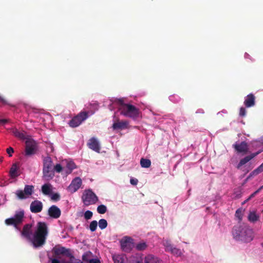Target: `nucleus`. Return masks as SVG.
<instances>
[{"instance_id": "1", "label": "nucleus", "mask_w": 263, "mask_h": 263, "mask_svg": "<svg viewBox=\"0 0 263 263\" xmlns=\"http://www.w3.org/2000/svg\"><path fill=\"white\" fill-rule=\"evenodd\" d=\"M24 210L20 209L15 211L13 216L5 220L7 225L13 226L15 229L20 232L22 236L25 237L30 241L33 247L37 248L44 245L46 242L49 233V229L45 222L39 221L37 223L33 232H32V224L28 223L25 224L22 231L19 226L24 219Z\"/></svg>"}, {"instance_id": "2", "label": "nucleus", "mask_w": 263, "mask_h": 263, "mask_svg": "<svg viewBox=\"0 0 263 263\" xmlns=\"http://www.w3.org/2000/svg\"><path fill=\"white\" fill-rule=\"evenodd\" d=\"M110 103L108 107L110 110L114 109L113 106L114 105H119L121 106L120 108L121 110L120 114L125 117L136 119L139 115V109L134 105L130 104H126L124 102L123 98H112L110 100Z\"/></svg>"}, {"instance_id": "3", "label": "nucleus", "mask_w": 263, "mask_h": 263, "mask_svg": "<svg viewBox=\"0 0 263 263\" xmlns=\"http://www.w3.org/2000/svg\"><path fill=\"white\" fill-rule=\"evenodd\" d=\"M232 234L235 240L245 242H249L254 238L253 230L248 226L244 224L234 226Z\"/></svg>"}, {"instance_id": "4", "label": "nucleus", "mask_w": 263, "mask_h": 263, "mask_svg": "<svg viewBox=\"0 0 263 263\" xmlns=\"http://www.w3.org/2000/svg\"><path fill=\"white\" fill-rule=\"evenodd\" d=\"M263 149L259 150L256 152L252 153L241 159L239 162L235 165L237 169L241 171L245 175L248 174L253 168L251 164H247L250 160L253 159L258 154L261 153Z\"/></svg>"}, {"instance_id": "5", "label": "nucleus", "mask_w": 263, "mask_h": 263, "mask_svg": "<svg viewBox=\"0 0 263 263\" xmlns=\"http://www.w3.org/2000/svg\"><path fill=\"white\" fill-rule=\"evenodd\" d=\"M43 176L47 180L53 178L54 172L52 170V161L50 157H46L43 159Z\"/></svg>"}, {"instance_id": "6", "label": "nucleus", "mask_w": 263, "mask_h": 263, "mask_svg": "<svg viewBox=\"0 0 263 263\" xmlns=\"http://www.w3.org/2000/svg\"><path fill=\"white\" fill-rule=\"evenodd\" d=\"M82 200L85 206H89L95 204L98 200V198L91 189H88L84 191Z\"/></svg>"}, {"instance_id": "7", "label": "nucleus", "mask_w": 263, "mask_h": 263, "mask_svg": "<svg viewBox=\"0 0 263 263\" xmlns=\"http://www.w3.org/2000/svg\"><path fill=\"white\" fill-rule=\"evenodd\" d=\"M121 250L125 252L129 253L133 248V239L129 236H124L120 240Z\"/></svg>"}, {"instance_id": "8", "label": "nucleus", "mask_w": 263, "mask_h": 263, "mask_svg": "<svg viewBox=\"0 0 263 263\" xmlns=\"http://www.w3.org/2000/svg\"><path fill=\"white\" fill-rule=\"evenodd\" d=\"M88 115L87 112H81L77 116L72 118L68 122L69 125L71 127H77L82 122L88 118Z\"/></svg>"}, {"instance_id": "9", "label": "nucleus", "mask_w": 263, "mask_h": 263, "mask_svg": "<svg viewBox=\"0 0 263 263\" xmlns=\"http://www.w3.org/2000/svg\"><path fill=\"white\" fill-rule=\"evenodd\" d=\"M33 189L34 187L32 185H25L24 191L17 190L16 195L20 199H26L33 194Z\"/></svg>"}, {"instance_id": "10", "label": "nucleus", "mask_w": 263, "mask_h": 263, "mask_svg": "<svg viewBox=\"0 0 263 263\" xmlns=\"http://www.w3.org/2000/svg\"><path fill=\"white\" fill-rule=\"evenodd\" d=\"M52 252L55 256H59L60 255H64L67 257L70 258V259L74 258V256L71 253V251L69 249H67L64 247H60L59 248L54 247L52 249Z\"/></svg>"}, {"instance_id": "11", "label": "nucleus", "mask_w": 263, "mask_h": 263, "mask_svg": "<svg viewBox=\"0 0 263 263\" xmlns=\"http://www.w3.org/2000/svg\"><path fill=\"white\" fill-rule=\"evenodd\" d=\"M25 155L30 156L34 155L36 151V145L35 141L32 139L25 141Z\"/></svg>"}, {"instance_id": "12", "label": "nucleus", "mask_w": 263, "mask_h": 263, "mask_svg": "<svg viewBox=\"0 0 263 263\" xmlns=\"http://www.w3.org/2000/svg\"><path fill=\"white\" fill-rule=\"evenodd\" d=\"M232 147L238 153L246 154L248 153L249 151L248 145L246 141L241 142L237 141L232 145Z\"/></svg>"}, {"instance_id": "13", "label": "nucleus", "mask_w": 263, "mask_h": 263, "mask_svg": "<svg viewBox=\"0 0 263 263\" xmlns=\"http://www.w3.org/2000/svg\"><path fill=\"white\" fill-rule=\"evenodd\" d=\"M82 180L79 177L74 178L68 186V190L72 193L77 191L82 185Z\"/></svg>"}, {"instance_id": "14", "label": "nucleus", "mask_w": 263, "mask_h": 263, "mask_svg": "<svg viewBox=\"0 0 263 263\" xmlns=\"http://www.w3.org/2000/svg\"><path fill=\"white\" fill-rule=\"evenodd\" d=\"M43 208V203L38 200H35L31 202L30 205V211L33 213L41 212Z\"/></svg>"}, {"instance_id": "15", "label": "nucleus", "mask_w": 263, "mask_h": 263, "mask_svg": "<svg viewBox=\"0 0 263 263\" xmlns=\"http://www.w3.org/2000/svg\"><path fill=\"white\" fill-rule=\"evenodd\" d=\"M48 215L52 218L58 219L61 215V211L57 205H51L48 210Z\"/></svg>"}, {"instance_id": "16", "label": "nucleus", "mask_w": 263, "mask_h": 263, "mask_svg": "<svg viewBox=\"0 0 263 263\" xmlns=\"http://www.w3.org/2000/svg\"><path fill=\"white\" fill-rule=\"evenodd\" d=\"M87 145L88 147L95 152L99 153L100 151V144L99 140L95 137L90 138Z\"/></svg>"}, {"instance_id": "17", "label": "nucleus", "mask_w": 263, "mask_h": 263, "mask_svg": "<svg viewBox=\"0 0 263 263\" xmlns=\"http://www.w3.org/2000/svg\"><path fill=\"white\" fill-rule=\"evenodd\" d=\"M12 134L16 138L23 140L28 141L31 138V136L27 135L25 131L19 130L17 128L12 129Z\"/></svg>"}, {"instance_id": "18", "label": "nucleus", "mask_w": 263, "mask_h": 263, "mask_svg": "<svg viewBox=\"0 0 263 263\" xmlns=\"http://www.w3.org/2000/svg\"><path fill=\"white\" fill-rule=\"evenodd\" d=\"M244 105L247 108L254 106L255 104V97L253 93H250L245 97Z\"/></svg>"}, {"instance_id": "19", "label": "nucleus", "mask_w": 263, "mask_h": 263, "mask_svg": "<svg viewBox=\"0 0 263 263\" xmlns=\"http://www.w3.org/2000/svg\"><path fill=\"white\" fill-rule=\"evenodd\" d=\"M41 191L44 195H50L52 192V186L49 183H45L42 186Z\"/></svg>"}, {"instance_id": "20", "label": "nucleus", "mask_w": 263, "mask_h": 263, "mask_svg": "<svg viewBox=\"0 0 263 263\" xmlns=\"http://www.w3.org/2000/svg\"><path fill=\"white\" fill-rule=\"evenodd\" d=\"M145 263H163L162 260L153 255H148L145 257Z\"/></svg>"}, {"instance_id": "21", "label": "nucleus", "mask_w": 263, "mask_h": 263, "mask_svg": "<svg viewBox=\"0 0 263 263\" xmlns=\"http://www.w3.org/2000/svg\"><path fill=\"white\" fill-rule=\"evenodd\" d=\"M259 219V216L255 211H250L248 214V219L251 222L255 223Z\"/></svg>"}, {"instance_id": "22", "label": "nucleus", "mask_w": 263, "mask_h": 263, "mask_svg": "<svg viewBox=\"0 0 263 263\" xmlns=\"http://www.w3.org/2000/svg\"><path fill=\"white\" fill-rule=\"evenodd\" d=\"M126 256L123 254H115L112 255L114 263H124Z\"/></svg>"}, {"instance_id": "23", "label": "nucleus", "mask_w": 263, "mask_h": 263, "mask_svg": "<svg viewBox=\"0 0 263 263\" xmlns=\"http://www.w3.org/2000/svg\"><path fill=\"white\" fill-rule=\"evenodd\" d=\"M127 124V122L125 121L115 122L112 125V128L114 130L125 129L126 128Z\"/></svg>"}, {"instance_id": "24", "label": "nucleus", "mask_w": 263, "mask_h": 263, "mask_svg": "<svg viewBox=\"0 0 263 263\" xmlns=\"http://www.w3.org/2000/svg\"><path fill=\"white\" fill-rule=\"evenodd\" d=\"M128 263H143V259L140 255L137 254L129 258Z\"/></svg>"}, {"instance_id": "25", "label": "nucleus", "mask_w": 263, "mask_h": 263, "mask_svg": "<svg viewBox=\"0 0 263 263\" xmlns=\"http://www.w3.org/2000/svg\"><path fill=\"white\" fill-rule=\"evenodd\" d=\"M18 167L16 164H13L10 170V175L11 178H15L17 177L19 174L18 173Z\"/></svg>"}, {"instance_id": "26", "label": "nucleus", "mask_w": 263, "mask_h": 263, "mask_svg": "<svg viewBox=\"0 0 263 263\" xmlns=\"http://www.w3.org/2000/svg\"><path fill=\"white\" fill-rule=\"evenodd\" d=\"M140 165L143 168H148L151 166V161L149 159L142 158L140 160Z\"/></svg>"}, {"instance_id": "27", "label": "nucleus", "mask_w": 263, "mask_h": 263, "mask_svg": "<svg viewBox=\"0 0 263 263\" xmlns=\"http://www.w3.org/2000/svg\"><path fill=\"white\" fill-rule=\"evenodd\" d=\"M163 245L165 247V250L166 252H170L174 247V246L171 244V241L168 239L163 240Z\"/></svg>"}, {"instance_id": "28", "label": "nucleus", "mask_w": 263, "mask_h": 263, "mask_svg": "<svg viewBox=\"0 0 263 263\" xmlns=\"http://www.w3.org/2000/svg\"><path fill=\"white\" fill-rule=\"evenodd\" d=\"M99 228L101 230H104L107 227V221L105 219H101L98 222Z\"/></svg>"}, {"instance_id": "29", "label": "nucleus", "mask_w": 263, "mask_h": 263, "mask_svg": "<svg viewBox=\"0 0 263 263\" xmlns=\"http://www.w3.org/2000/svg\"><path fill=\"white\" fill-rule=\"evenodd\" d=\"M242 192L240 188L235 189L233 194V199H239L241 197Z\"/></svg>"}, {"instance_id": "30", "label": "nucleus", "mask_w": 263, "mask_h": 263, "mask_svg": "<svg viewBox=\"0 0 263 263\" xmlns=\"http://www.w3.org/2000/svg\"><path fill=\"white\" fill-rule=\"evenodd\" d=\"M169 100L174 103H177L181 100V98L177 95H172L170 96Z\"/></svg>"}, {"instance_id": "31", "label": "nucleus", "mask_w": 263, "mask_h": 263, "mask_svg": "<svg viewBox=\"0 0 263 263\" xmlns=\"http://www.w3.org/2000/svg\"><path fill=\"white\" fill-rule=\"evenodd\" d=\"M97 210L98 213L103 214L107 212V209L106 205L100 204L98 206Z\"/></svg>"}, {"instance_id": "32", "label": "nucleus", "mask_w": 263, "mask_h": 263, "mask_svg": "<svg viewBox=\"0 0 263 263\" xmlns=\"http://www.w3.org/2000/svg\"><path fill=\"white\" fill-rule=\"evenodd\" d=\"M169 252H171L172 254H173L174 255H175L177 257L180 256L182 255V252H181V250L176 247H174L172 248V249Z\"/></svg>"}, {"instance_id": "33", "label": "nucleus", "mask_w": 263, "mask_h": 263, "mask_svg": "<svg viewBox=\"0 0 263 263\" xmlns=\"http://www.w3.org/2000/svg\"><path fill=\"white\" fill-rule=\"evenodd\" d=\"M98 222L96 220H92L90 222L89 228L91 232H95L97 228Z\"/></svg>"}, {"instance_id": "34", "label": "nucleus", "mask_w": 263, "mask_h": 263, "mask_svg": "<svg viewBox=\"0 0 263 263\" xmlns=\"http://www.w3.org/2000/svg\"><path fill=\"white\" fill-rule=\"evenodd\" d=\"M48 258L50 263H66L65 260H60L58 258H54L48 255Z\"/></svg>"}, {"instance_id": "35", "label": "nucleus", "mask_w": 263, "mask_h": 263, "mask_svg": "<svg viewBox=\"0 0 263 263\" xmlns=\"http://www.w3.org/2000/svg\"><path fill=\"white\" fill-rule=\"evenodd\" d=\"M91 255V252H90V251L85 252L82 255V260L84 261L89 262V260H90V259H89V257H90Z\"/></svg>"}, {"instance_id": "36", "label": "nucleus", "mask_w": 263, "mask_h": 263, "mask_svg": "<svg viewBox=\"0 0 263 263\" xmlns=\"http://www.w3.org/2000/svg\"><path fill=\"white\" fill-rule=\"evenodd\" d=\"M147 245L145 242H139L137 244L136 249L138 251H143L146 249Z\"/></svg>"}, {"instance_id": "37", "label": "nucleus", "mask_w": 263, "mask_h": 263, "mask_svg": "<svg viewBox=\"0 0 263 263\" xmlns=\"http://www.w3.org/2000/svg\"><path fill=\"white\" fill-rule=\"evenodd\" d=\"M66 166L70 170V172L73 170H74L76 168V165L75 163L72 161H68L67 163Z\"/></svg>"}, {"instance_id": "38", "label": "nucleus", "mask_w": 263, "mask_h": 263, "mask_svg": "<svg viewBox=\"0 0 263 263\" xmlns=\"http://www.w3.org/2000/svg\"><path fill=\"white\" fill-rule=\"evenodd\" d=\"M92 215H93V213L91 211H89V210H87L86 211H85V212L84 214V218L86 220L90 219L92 218Z\"/></svg>"}, {"instance_id": "39", "label": "nucleus", "mask_w": 263, "mask_h": 263, "mask_svg": "<svg viewBox=\"0 0 263 263\" xmlns=\"http://www.w3.org/2000/svg\"><path fill=\"white\" fill-rule=\"evenodd\" d=\"M259 174L258 173L257 171H256V169H255L254 170H253L252 172H251L250 174L249 175V176L247 177V179L246 180H248L249 179H250V178H252L253 177L255 176H256L257 175H258Z\"/></svg>"}, {"instance_id": "40", "label": "nucleus", "mask_w": 263, "mask_h": 263, "mask_svg": "<svg viewBox=\"0 0 263 263\" xmlns=\"http://www.w3.org/2000/svg\"><path fill=\"white\" fill-rule=\"evenodd\" d=\"M62 170L63 167L62 165L59 163L57 164L54 167V170L57 173H60L62 172Z\"/></svg>"}, {"instance_id": "41", "label": "nucleus", "mask_w": 263, "mask_h": 263, "mask_svg": "<svg viewBox=\"0 0 263 263\" xmlns=\"http://www.w3.org/2000/svg\"><path fill=\"white\" fill-rule=\"evenodd\" d=\"M239 115L240 117H243L246 115V108L243 107H241L239 109Z\"/></svg>"}, {"instance_id": "42", "label": "nucleus", "mask_w": 263, "mask_h": 263, "mask_svg": "<svg viewBox=\"0 0 263 263\" xmlns=\"http://www.w3.org/2000/svg\"><path fill=\"white\" fill-rule=\"evenodd\" d=\"M66 263H83V262L80 259H76L74 257V258H72L71 259H69L67 261Z\"/></svg>"}, {"instance_id": "43", "label": "nucleus", "mask_w": 263, "mask_h": 263, "mask_svg": "<svg viewBox=\"0 0 263 263\" xmlns=\"http://www.w3.org/2000/svg\"><path fill=\"white\" fill-rule=\"evenodd\" d=\"M7 153L9 155V157L12 156V154L14 153V149L12 147H9L7 149Z\"/></svg>"}, {"instance_id": "44", "label": "nucleus", "mask_w": 263, "mask_h": 263, "mask_svg": "<svg viewBox=\"0 0 263 263\" xmlns=\"http://www.w3.org/2000/svg\"><path fill=\"white\" fill-rule=\"evenodd\" d=\"M235 215L236 217H238L239 219H241V210L240 209H238L236 210Z\"/></svg>"}, {"instance_id": "45", "label": "nucleus", "mask_w": 263, "mask_h": 263, "mask_svg": "<svg viewBox=\"0 0 263 263\" xmlns=\"http://www.w3.org/2000/svg\"><path fill=\"white\" fill-rule=\"evenodd\" d=\"M138 182V180L136 178H131L130 179V183L132 185H136L137 184Z\"/></svg>"}, {"instance_id": "46", "label": "nucleus", "mask_w": 263, "mask_h": 263, "mask_svg": "<svg viewBox=\"0 0 263 263\" xmlns=\"http://www.w3.org/2000/svg\"><path fill=\"white\" fill-rule=\"evenodd\" d=\"M60 196L58 193H54L51 196L52 199L54 200H59L60 199Z\"/></svg>"}, {"instance_id": "47", "label": "nucleus", "mask_w": 263, "mask_h": 263, "mask_svg": "<svg viewBox=\"0 0 263 263\" xmlns=\"http://www.w3.org/2000/svg\"><path fill=\"white\" fill-rule=\"evenodd\" d=\"M258 174L261 173L263 172V163H261L258 167L255 168Z\"/></svg>"}, {"instance_id": "48", "label": "nucleus", "mask_w": 263, "mask_h": 263, "mask_svg": "<svg viewBox=\"0 0 263 263\" xmlns=\"http://www.w3.org/2000/svg\"><path fill=\"white\" fill-rule=\"evenodd\" d=\"M89 263H101V262L99 259L96 258L90 259V260H89Z\"/></svg>"}, {"instance_id": "49", "label": "nucleus", "mask_w": 263, "mask_h": 263, "mask_svg": "<svg viewBox=\"0 0 263 263\" xmlns=\"http://www.w3.org/2000/svg\"><path fill=\"white\" fill-rule=\"evenodd\" d=\"M258 193V191H255L254 192H253L252 194H251L250 196L248 197V199H251L253 197H254Z\"/></svg>"}, {"instance_id": "50", "label": "nucleus", "mask_w": 263, "mask_h": 263, "mask_svg": "<svg viewBox=\"0 0 263 263\" xmlns=\"http://www.w3.org/2000/svg\"><path fill=\"white\" fill-rule=\"evenodd\" d=\"M244 58L246 59H250L252 62H253L254 60L251 58L250 54H249L248 53L246 52L244 54Z\"/></svg>"}, {"instance_id": "51", "label": "nucleus", "mask_w": 263, "mask_h": 263, "mask_svg": "<svg viewBox=\"0 0 263 263\" xmlns=\"http://www.w3.org/2000/svg\"><path fill=\"white\" fill-rule=\"evenodd\" d=\"M196 114H204V110L202 108H199L196 111Z\"/></svg>"}, {"instance_id": "52", "label": "nucleus", "mask_w": 263, "mask_h": 263, "mask_svg": "<svg viewBox=\"0 0 263 263\" xmlns=\"http://www.w3.org/2000/svg\"><path fill=\"white\" fill-rule=\"evenodd\" d=\"M227 113H228V112H227V111L226 109H222L221 111H219L217 113V115H220V114H226Z\"/></svg>"}, {"instance_id": "53", "label": "nucleus", "mask_w": 263, "mask_h": 263, "mask_svg": "<svg viewBox=\"0 0 263 263\" xmlns=\"http://www.w3.org/2000/svg\"><path fill=\"white\" fill-rule=\"evenodd\" d=\"M259 142L263 144V136L261 137L260 138L258 139L257 141H256V142Z\"/></svg>"}, {"instance_id": "54", "label": "nucleus", "mask_w": 263, "mask_h": 263, "mask_svg": "<svg viewBox=\"0 0 263 263\" xmlns=\"http://www.w3.org/2000/svg\"><path fill=\"white\" fill-rule=\"evenodd\" d=\"M49 148H50V152H52L53 151V149H54L52 144H50Z\"/></svg>"}, {"instance_id": "55", "label": "nucleus", "mask_w": 263, "mask_h": 263, "mask_svg": "<svg viewBox=\"0 0 263 263\" xmlns=\"http://www.w3.org/2000/svg\"><path fill=\"white\" fill-rule=\"evenodd\" d=\"M7 123V120L5 119H1V123L5 124Z\"/></svg>"}, {"instance_id": "56", "label": "nucleus", "mask_w": 263, "mask_h": 263, "mask_svg": "<svg viewBox=\"0 0 263 263\" xmlns=\"http://www.w3.org/2000/svg\"><path fill=\"white\" fill-rule=\"evenodd\" d=\"M0 102L4 103H5V102H6L5 100L1 96H0Z\"/></svg>"}, {"instance_id": "57", "label": "nucleus", "mask_w": 263, "mask_h": 263, "mask_svg": "<svg viewBox=\"0 0 263 263\" xmlns=\"http://www.w3.org/2000/svg\"><path fill=\"white\" fill-rule=\"evenodd\" d=\"M263 189V185H261L260 186L257 190V191H258V193H259L260 192V191Z\"/></svg>"}, {"instance_id": "58", "label": "nucleus", "mask_w": 263, "mask_h": 263, "mask_svg": "<svg viewBox=\"0 0 263 263\" xmlns=\"http://www.w3.org/2000/svg\"><path fill=\"white\" fill-rule=\"evenodd\" d=\"M250 200V199H248V198L246 200H245L243 202L242 204H243L246 203V202H247L248 201H249Z\"/></svg>"}, {"instance_id": "59", "label": "nucleus", "mask_w": 263, "mask_h": 263, "mask_svg": "<svg viewBox=\"0 0 263 263\" xmlns=\"http://www.w3.org/2000/svg\"><path fill=\"white\" fill-rule=\"evenodd\" d=\"M261 246L262 247H263V242L261 243Z\"/></svg>"}, {"instance_id": "60", "label": "nucleus", "mask_w": 263, "mask_h": 263, "mask_svg": "<svg viewBox=\"0 0 263 263\" xmlns=\"http://www.w3.org/2000/svg\"><path fill=\"white\" fill-rule=\"evenodd\" d=\"M153 114L154 115H156L154 112H153Z\"/></svg>"}, {"instance_id": "61", "label": "nucleus", "mask_w": 263, "mask_h": 263, "mask_svg": "<svg viewBox=\"0 0 263 263\" xmlns=\"http://www.w3.org/2000/svg\"><path fill=\"white\" fill-rule=\"evenodd\" d=\"M261 213L263 214V210H262Z\"/></svg>"}]
</instances>
